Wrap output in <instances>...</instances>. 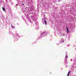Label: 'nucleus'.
Wrapping results in <instances>:
<instances>
[{"instance_id":"f257e3e1","label":"nucleus","mask_w":76,"mask_h":76,"mask_svg":"<svg viewBox=\"0 0 76 76\" xmlns=\"http://www.w3.org/2000/svg\"><path fill=\"white\" fill-rule=\"evenodd\" d=\"M44 21L45 25H47V21L45 20V19Z\"/></svg>"},{"instance_id":"f03ea898","label":"nucleus","mask_w":76,"mask_h":76,"mask_svg":"<svg viewBox=\"0 0 76 76\" xmlns=\"http://www.w3.org/2000/svg\"><path fill=\"white\" fill-rule=\"evenodd\" d=\"M66 30L67 31V33H69V28H68L67 27H66Z\"/></svg>"},{"instance_id":"7ed1b4c3","label":"nucleus","mask_w":76,"mask_h":76,"mask_svg":"<svg viewBox=\"0 0 76 76\" xmlns=\"http://www.w3.org/2000/svg\"><path fill=\"white\" fill-rule=\"evenodd\" d=\"M70 71L69 72H68L67 75V76H69V75H70Z\"/></svg>"},{"instance_id":"20e7f679","label":"nucleus","mask_w":76,"mask_h":76,"mask_svg":"<svg viewBox=\"0 0 76 76\" xmlns=\"http://www.w3.org/2000/svg\"><path fill=\"white\" fill-rule=\"evenodd\" d=\"M3 11H5V8L4 7H2Z\"/></svg>"},{"instance_id":"39448f33","label":"nucleus","mask_w":76,"mask_h":76,"mask_svg":"<svg viewBox=\"0 0 76 76\" xmlns=\"http://www.w3.org/2000/svg\"><path fill=\"white\" fill-rule=\"evenodd\" d=\"M11 27L12 28H15V27L13 26V25H11Z\"/></svg>"},{"instance_id":"423d86ee","label":"nucleus","mask_w":76,"mask_h":76,"mask_svg":"<svg viewBox=\"0 0 76 76\" xmlns=\"http://www.w3.org/2000/svg\"><path fill=\"white\" fill-rule=\"evenodd\" d=\"M24 5V4H23V6Z\"/></svg>"},{"instance_id":"0eeeda50","label":"nucleus","mask_w":76,"mask_h":76,"mask_svg":"<svg viewBox=\"0 0 76 76\" xmlns=\"http://www.w3.org/2000/svg\"><path fill=\"white\" fill-rule=\"evenodd\" d=\"M63 42H64V41H63Z\"/></svg>"},{"instance_id":"6e6552de","label":"nucleus","mask_w":76,"mask_h":76,"mask_svg":"<svg viewBox=\"0 0 76 76\" xmlns=\"http://www.w3.org/2000/svg\"><path fill=\"white\" fill-rule=\"evenodd\" d=\"M67 55H66V57H67Z\"/></svg>"}]
</instances>
